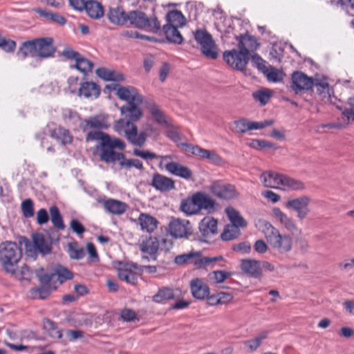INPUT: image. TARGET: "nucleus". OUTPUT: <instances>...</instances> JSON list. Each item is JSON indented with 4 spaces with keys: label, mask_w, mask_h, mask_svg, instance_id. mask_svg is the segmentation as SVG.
I'll use <instances>...</instances> for the list:
<instances>
[{
    "label": "nucleus",
    "mask_w": 354,
    "mask_h": 354,
    "mask_svg": "<svg viewBox=\"0 0 354 354\" xmlns=\"http://www.w3.org/2000/svg\"><path fill=\"white\" fill-rule=\"evenodd\" d=\"M133 154L136 156L143 158L144 160H153L155 158H160V162L159 164L160 167H162L165 160L171 159V156H158L155 153L150 152L149 151H142L138 149H133Z\"/></svg>",
    "instance_id": "43"
},
{
    "label": "nucleus",
    "mask_w": 354,
    "mask_h": 354,
    "mask_svg": "<svg viewBox=\"0 0 354 354\" xmlns=\"http://www.w3.org/2000/svg\"><path fill=\"white\" fill-rule=\"evenodd\" d=\"M147 108L156 121L160 124L167 123L166 116L165 113L158 108V106L153 102H149Z\"/></svg>",
    "instance_id": "47"
},
{
    "label": "nucleus",
    "mask_w": 354,
    "mask_h": 354,
    "mask_svg": "<svg viewBox=\"0 0 354 354\" xmlns=\"http://www.w3.org/2000/svg\"><path fill=\"white\" fill-rule=\"evenodd\" d=\"M238 40V48L250 57V53L254 52L259 47L257 39L250 35H241L236 37Z\"/></svg>",
    "instance_id": "17"
},
{
    "label": "nucleus",
    "mask_w": 354,
    "mask_h": 354,
    "mask_svg": "<svg viewBox=\"0 0 354 354\" xmlns=\"http://www.w3.org/2000/svg\"><path fill=\"white\" fill-rule=\"evenodd\" d=\"M274 218L283 226L287 231L293 234H301V230L299 228L295 221L288 216L279 207H274L272 210Z\"/></svg>",
    "instance_id": "13"
},
{
    "label": "nucleus",
    "mask_w": 354,
    "mask_h": 354,
    "mask_svg": "<svg viewBox=\"0 0 354 354\" xmlns=\"http://www.w3.org/2000/svg\"><path fill=\"white\" fill-rule=\"evenodd\" d=\"M194 37L204 56L212 59L218 57V48L212 35L205 29H197L194 32Z\"/></svg>",
    "instance_id": "7"
},
{
    "label": "nucleus",
    "mask_w": 354,
    "mask_h": 354,
    "mask_svg": "<svg viewBox=\"0 0 354 354\" xmlns=\"http://www.w3.org/2000/svg\"><path fill=\"white\" fill-rule=\"evenodd\" d=\"M194 203L198 207V212L201 209L206 210L208 213L214 211L216 202L208 194L203 192H197L194 194Z\"/></svg>",
    "instance_id": "24"
},
{
    "label": "nucleus",
    "mask_w": 354,
    "mask_h": 354,
    "mask_svg": "<svg viewBox=\"0 0 354 354\" xmlns=\"http://www.w3.org/2000/svg\"><path fill=\"white\" fill-rule=\"evenodd\" d=\"M159 245L160 242L158 238L151 236L142 242L140 248L142 252L149 254L155 260Z\"/></svg>",
    "instance_id": "31"
},
{
    "label": "nucleus",
    "mask_w": 354,
    "mask_h": 354,
    "mask_svg": "<svg viewBox=\"0 0 354 354\" xmlns=\"http://www.w3.org/2000/svg\"><path fill=\"white\" fill-rule=\"evenodd\" d=\"M166 19V24H169L172 26L183 27L185 25V18L182 12L177 10L169 12Z\"/></svg>",
    "instance_id": "41"
},
{
    "label": "nucleus",
    "mask_w": 354,
    "mask_h": 354,
    "mask_svg": "<svg viewBox=\"0 0 354 354\" xmlns=\"http://www.w3.org/2000/svg\"><path fill=\"white\" fill-rule=\"evenodd\" d=\"M55 52L53 39L51 37H41L23 42L17 55L21 59H24L28 56L46 59L53 57Z\"/></svg>",
    "instance_id": "2"
},
{
    "label": "nucleus",
    "mask_w": 354,
    "mask_h": 354,
    "mask_svg": "<svg viewBox=\"0 0 354 354\" xmlns=\"http://www.w3.org/2000/svg\"><path fill=\"white\" fill-rule=\"evenodd\" d=\"M55 281L62 283L66 280L71 279L73 277L72 272L62 266H57L54 270Z\"/></svg>",
    "instance_id": "49"
},
{
    "label": "nucleus",
    "mask_w": 354,
    "mask_h": 354,
    "mask_svg": "<svg viewBox=\"0 0 354 354\" xmlns=\"http://www.w3.org/2000/svg\"><path fill=\"white\" fill-rule=\"evenodd\" d=\"M350 109H346L342 112V119L346 122L354 123V97L349 99Z\"/></svg>",
    "instance_id": "59"
},
{
    "label": "nucleus",
    "mask_w": 354,
    "mask_h": 354,
    "mask_svg": "<svg viewBox=\"0 0 354 354\" xmlns=\"http://www.w3.org/2000/svg\"><path fill=\"white\" fill-rule=\"evenodd\" d=\"M142 102H133L122 106L120 108L121 113L129 117L133 121L138 120L142 116V111L139 108V105Z\"/></svg>",
    "instance_id": "33"
},
{
    "label": "nucleus",
    "mask_w": 354,
    "mask_h": 354,
    "mask_svg": "<svg viewBox=\"0 0 354 354\" xmlns=\"http://www.w3.org/2000/svg\"><path fill=\"white\" fill-rule=\"evenodd\" d=\"M138 221L141 227V230L147 232H153L158 225L157 219L146 213H141L138 217Z\"/></svg>",
    "instance_id": "32"
},
{
    "label": "nucleus",
    "mask_w": 354,
    "mask_h": 354,
    "mask_svg": "<svg viewBox=\"0 0 354 354\" xmlns=\"http://www.w3.org/2000/svg\"><path fill=\"white\" fill-rule=\"evenodd\" d=\"M106 87L109 89L115 90L118 97L122 100L128 102V104L142 102V97L133 87L122 86L115 83L111 84Z\"/></svg>",
    "instance_id": "11"
},
{
    "label": "nucleus",
    "mask_w": 354,
    "mask_h": 354,
    "mask_svg": "<svg viewBox=\"0 0 354 354\" xmlns=\"http://www.w3.org/2000/svg\"><path fill=\"white\" fill-rule=\"evenodd\" d=\"M200 256V252H190L187 254L176 256L174 259V262L178 265H184L187 263H193L195 265V261H196L197 258Z\"/></svg>",
    "instance_id": "46"
},
{
    "label": "nucleus",
    "mask_w": 354,
    "mask_h": 354,
    "mask_svg": "<svg viewBox=\"0 0 354 354\" xmlns=\"http://www.w3.org/2000/svg\"><path fill=\"white\" fill-rule=\"evenodd\" d=\"M250 147L256 149H261L264 148H274V145L267 140L254 139L250 143Z\"/></svg>",
    "instance_id": "61"
},
{
    "label": "nucleus",
    "mask_w": 354,
    "mask_h": 354,
    "mask_svg": "<svg viewBox=\"0 0 354 354\" xmlns=\"http://www.w3.org/2000/svg\"><path fill=\"white\" fill-rule=\"evenodd\" d=\"M190 289L193 297L197 299L203 300L209 295V286L198 278L191 281Z\"/></svg>",
    "instance_id": "23"
},
{
    "label": "nucleus",
    "mask_w": 354,
    "mask_h": 354,
    "mask_svg": "<svg viewBox=\"0 0 354 354\" xmlns=\"http://www.w3.org/2000/svg\"><path fill=\"white\" fill-rule=\"evenodd\" d=\"M136 313L129 308H124L122 310L120 313L121 319L125 322L133 321L136 318Z\"/></svg>",
    "instance_id": "63"
},
{
    "label": "nucleus",
    "mask_w": 354,
    "mask_h": 354,
    "mask_svg": "<svg viewBox=\"0 0 354 354\" xmlns=\"http://www.w3.org/2000/svg\"><path fill=\"white\" fill-rule=\"evenodd\" d=\"M74 67L80 72L86 74L92 71L93 68V64L91 61L84 58L80 55L78 59H77Z\"/></svg>",
    "instance_id": "54"
},
{
    "label": "nucleus",
    "mask_w": 354,
    "mask_h": 354,
    "mask_svg": "<svg viewBox=\"0 0 354 354\" xmlns=\"http://www.w3.org/2000/svg\"><path fill=\"white\" fill-rule=\"evenodd\" d=\"M21 209L26 218H30L34 215L33 203L30 199H26L21 203Z\"/></svg>",
    "instance_id": "60"
},
{
    "label": "nucleus",
    "mask_w": 354,
    "mask_h": 354,
    "mask_svg": "<svg viewBox=\"0 0 354 354\" xmlns=\"http://www.w3.org/2000/svg\"><path fill=\"white\" fill-rule=\"evenodd\" d=\"M317 93L322 100H329L331 95V89L326 80L315 79L313 82Z\"/></svg>",
    "instance_id": "36"
},
{
    "label": "nucleus",
    "mask_w": 354,
    "mask_h": 354,
    "mask_svg": "<svg viewBox=\"0 0 354 354\" xmlns=\"http://www.w3.org/2000/svg\"><path fill=\"white\" fill-rule=\"evenodd\" d=\"M174 294L173 289L168 287L159 288L158 292L152 297V301L155 303H162L165 301L173 299Z\"/></svg>",
    "instance_id": "44"
},
{
    "label": "nucleus",
    "mask_w": 354,
    "mask_h": 354,
    "mask_svg": "<svg viewBox=\"0 0 354 354\" xmlns=\"http://www.w3.org/2000/svg\"><path fill=\"white\" fill-rule=\"evenodd\" d=\"M89 17L93 19H99L104 15V10L102 5L95 0L86 1L84 8Z\"/></svg>",
    "instance_id": "38"
},
{
    "label": "nucleus",
    "mask_w": 354,
    "mask_h": 354,
    "mask_svg": "<svg viewBox=\"0 0 354 354\" xmlns=\"http://www.w3.org/2000/svg\"><path fill=\"white\" fill-rule=\"evenodd\" d=\"M270 330H264L253 338L245 341L243 342L245 349L249 353L255 351L262 344L263 340L268 338Z\"/></svg>",
    "instance_id": "29"
},
{
    "label": "nucleus",
    "mask_w": 354,
    "mask_h": 354,
    "mask_svg": "<svg viewBox=\"0 0 354 354\" xmlns=\"http://www.w3.org/2000/svg\"><path fill=\"white\" fill-rule=\"evenodd\" d=\"M100 93V87L93 82H83L79 88V95L84 96L85 98H97Z\"/></svg>",
    "instance_id": "30"
},
{
    "label": "nucleus",
    "mask_w": 354,
    "mask_h": 354,
    "mask_svg": "<svg viewBox=\"0 0 354 354\" xmlns=\"http://www.w3.org/2000/svg\"><path fill=\"white\" fill-rule=\"evenodd\" d=\"M49 212L53 226L59 230H64L65 225L58 207L55 205L51 206L49 209Z\"/></svg>",
    "instance_id": "45"
},
{
    "label": "nucleus",
    "mask_w": 354,
    "mask_h": 354,
    "mask_svg": "<svg viewBox=\"0 0 354 354\" xmlns=\"http://www.w3.org/2000/svg\"><path fill=\"white\" fill-rule=\"evenodd\" d=\"M187 150L195 156L207 159L213 164H220L223 161L221 156H218L216 151L203 149L198 145H187Z\"/></svg>",
    "instance_id": "18"
},
{
    "label": "nucleus",
    "mask_w": 354,
    "mask_h": 354,
    "mask_svg": "<svg viewBox=\"0 0 354 354\" xmlns=\"http://www.w3.org/2000/svg\"><path fill=\"white\" fill-rule=\"evenodd\" d=\"M129 22L130 25L142 30H147L157 33L161 29V25L158 18L153 15L151 17L140 10L129 12Z\"/></svg>",
    "instance_id": "5"
},
{
    "label": "nucleus",
    "mask_w": 354,
    "mask_h": 354,
    "mask_svg": "<svg viewBox=\"0 0 354 354\" xmlns=\"http://www.w3.org/2000/svg\"><path fill=\"white\" fill-rule=\"evenodd\" d=\"M239 235L240 230L239 227L227 225L221 234V237L223 241H231L237 238Z\"/></svg>",
    "instance_id": "52"
},
{
    "label": "nucleus",
    "mask_w": 354,
    "mask_h": 354,
    "mask_svg": "<svg viewBox=\"0 0 354 354\" xmlns=\"http://www.w3.org/2000/svg\"><path fill=\"white\" fill-rule=\"evenodd\" d=\"M151 185L156 190L166 192L175 188V182L169 177L156 173L153 176Z\"/></svg>",
    "instance_id": "21"
},
{
    "label": "nucleus",
    "mask_w": 354,
    "mask_h": 354,
    "mask_svg": "<svg viewBox=\"0 0 354 354\" xmlns=\"http://www.w3.org/2000/svg\"><path fill=\"white\" fill-rule=\"evenodd\" d=\"M310 202L311 198L310 196L303 195L300 197L288 200L286 203V207L294 211L299 221H303L310 212L309 208Z\"/></svg>",
    "instance_id": "8"
},
{
    "label": "nucleus",
    "mask_w": 354,
    "mask_h": 354,
    "mask_svg": "<svg viewBox=\"0 0 354 354\" xmlns=\"http://www.w3.org/2000/svg\"><path fill=\"white\" fill-rule=\"evenodd\" d=\"M108 17L112 24L118 26H124L129 22V12L120 6L110 8Z\"/></svg>",
    "instance_id": "27"
},
{
    "label": "nucleus",
    "mask_w": 354,
    "mask_h": 354,
    "mask_svg": "<svg viewBox=\"0 0 354 354\" xmlns=\"http://www.w3.org/2000/svg\"><path fill=\"white\" fill-rule=\"evenodd\" d=\"M43 328L48 335L53 339H60L62 337V331L59 329L57 324L50 319H43Z\"/></svg>",
    "instance_id": "40"
},
{
    "label": "nucleus",
    "mask_w": 354,
    "mask_h": 354,
    "mask_svg": "<svg viewBox=\"0 0 354 354\" xmlns=\"http://www.w3.org/2000/svg\"><path fill=\"white\" fill-rule=\"evenodd\" d=\"M21 255V250L16 243L6 241L0 244V263L7 272L15 273Z\"/></svg>",
    "instance_id": "3"
},
{
    "label": "nucleus",
    "mask_w": 354,
    "mask_h": 354,
    "mask_svg": "<svg viewBox=\"0 0 354 354\" xmlns=\"http://www.w3.org/2000/svg\"><path fill=\"white\" fill-rule=\"evenodd\" d=\"M225 213L232 223L231 225L239 227H244L247 225V222L234 208L232 207H227Z\"/></svg>",
    "instance_id": "42"
},
{
    "label": "nucleus",
    "mask_w": 354,
    "mask_h": 354,
    "mask_svg": "<svg viewBox=\"0 0 354 354\" xmlns=\"http://www.w3.org/2000/svg\"><path fill=\"white\" fill-rule=\"evenodd\" d=\"M137 265L134 263L122 264L118 270V276L122 281L130 284H135L137 279Z\"/></svg>",
    "instance_id": "19"
},
{
    "label": "nucleus",
    "mask_w": 354,
    "mask_h": 354,
    "mask_svg": "<svg viewBox=\"0 0 354 354\" xmlns=\"http://www.w3.org/2000/svg\"><path fill=\"white\" fill-rule=\"evenodd\" d=\"M263 232L268 245L274 252V256L282 261L293 248V239L288 234H281L269 222L263 223Z\"/></svg>",
    "instance_id": "1"
},
{
    "label": "nucleus",
    "mask_w": 354,
    "mask_h": 354,
    "mask_svg": "<svg viewBox=\"0 0 354 354\" xmlns=\"http://www.w3.org/2000/svg\"><path fill=\"white\" fill-rule=\"evenodd\" d=\"M178 27L170 26L169 24H165L163 26L162 30L168 41L180 44L183 42V38L178 31Z\"/></svg>",
    "instance_id": "37"
},
{
    "label": "nucleus",
    "mask_w": 354,
    "mask_h": 354,
    "mask_svg": "<svg viewBox=\"0 0 354 354\" xmlns=\"http://www.w3.org/2000/svg\"><path fill=\"white\" fill-rule=\"evenodd\" d=\"M62 55L68 59H74L76 62L81 55L78 52L73 50L71 48L66 47L63 50Z\"/></svg>",
    "instance_id": "64"
},
{
    "label": "nucleus",
    "mask_w": 354,
    "mask_h": 354,
    "mask_svg": "<svg viewBox=\"0 0 354 354\" xmlns=\"http://www.w3.org/2000/svg\"><path fill=\"white\" fill-rule=\"evenodd\" d=\"M281 188L284 190L301 191L306 188L305 184L297 179L284 175Z\"/></svg>",
    "instance_id": "39"
},
{
    "label": "nucleus",
    "mask_w": 354,
    "mask_h": 354,
    "mask_svg": "<svg viewBox=\"0 0 354 354\" xmlns=\"http://www.w3.org/2000/svg\"><path fill=\"white\" fill-rule=\"evenodd\" d=\"M241 270L248 275L259 278L262 275L259 261L255 259H243L241 263Z\"/></svg>",
    "instance_id": "28"
},
{
    "label": "nucleus",
    "mask_w": 354,
    "mask_h": 354,
    "mask_svg": "<svg viewBox=\"0 0 354 354\" xmlns=\"http://www.w3.org/2000/svg\"><path fill=\"white\" fill-rule=\"evenodd\" d=\"M68 255L71 259L80 260L84 257V250L80 248L76 243L68 244Z\"/></svg>",
    "instance_id": "56"
},
{
    "label": "nucleus",
    "mask_w": 354,
    "mask_h": 354,
    "mask_svg": "<svg viewBox=\"0 0 354 354\" xmlns=\"http://www.w3.org/2000/svg\"><path fill=\"white\" fill-rule=\"evenodd\" d=\"M283 174L268 171L263 172L260 178L265 187L280 188L282 185Z\"/></svg>",
    "instance_id": "25"
},
{
    "label": "nucleus",
    "mask_w": 354,
    "mask_h": 354,
    "mask_svg": "<svg viewBox=\"0 0 354 354\" xmlns=\"http://www.w3.org/2000/svg\"><path fill=\"white\" fill-rule=\"evenodd\" d=\"M120 165L122 168L124 169H130L131 167H135L138 169L142 170L143 165L142 162L138 159H127L125 158L123 154V158H121L120 162Z\"/></svg>",
    "instance_id": "57"
},
{
    "label": "nucleus",
    "mask_w": 354,
    "mask_h": 354,
    "mask_svg": "<svg viewBox=\"0 0 354 354\" xmlns=\"http://www.w3.org/2000/svg\"><path fill=\"white\" fill-rule=\"evenodd\" d=\"M272 91L269 89L259 90L252 93L253 98L259 102L261 105H266L272 97Z\"/></svg>",
    "instance_id": "53"
},
{
    "label": "nucleus",
    "mask_w": 354,
    "mask_h": 354,
    "mask_svg": "<svg viewBox=\"0 0 354 354\" xmlns=\"http://www.w3.org/2000/svg\"><path fill=\"white\" fill-rule=\"evenodd\" d=\"M291 80L290 87L296 93L302 91H308L313 87L314 80L302 72H294Z\"/></svg>",
    "instance_id": "14"
},
{
    "label": "nucleus",
    "mask_w": 354,
    "mask_h": 354,
    "mask_svg": "<svg viewBox=\"0 0 354 354\" xmlns=\"http://www.w3.org/2000/svg\"><path fill=\"white\" fill-rule=\"evenodd\" d=\"M209 189L214 196L221 199L230 200L238 196V192L234 185L222 180L213 181Z\"/></svg>",
    "instance_id": "10"
},
{
    "label": "nucleus",
    "mask_w": 354,
    "mask_h": 354,
    "mask_svg": "<svg viewBox=\"0 0 354 354\" xmlns=\"http://www.w3.org/2000/svg\"><path fill=\"white\" fill-rule=\"evenodd\" d=\"M33 245H26V253L28 256H32L33 251L32 247L43 254H48L50 252V245L45 239L43 234H36L32 236Z\"/></svg>",
    "instance_id": "20"
},
{
    "label": "nucleus",
    "mask_w": 354,
    "mask_h": 354,
    "mask_svg": "<svg viewBox=\"0 0 354 354\" xmlns=\"http://www.w3.org/2000/svg\"><path fill=\"white\" fill-rule=\"evenodd\" d=\"M98 202L102 204L106 212L113 215H122L129 208V205L126 203L114 198L100 199Z\"/></svg>",
    "instance_id": "16"
},
{
    "label": "nucleus",
    "mask_w": 354,
    "mask_h": 354,
    "mask_svg": "<svg viewBox=\"0 0 354 354\" xmlns=\"http://www.w3.org/2000/svg\"><path fill=\"white\" fill-rule=\"evenodd\" d=\"M80 127L83 131H86L88 129H102L106 128V125L102 117L96 115L88 119L84 120L80 124Z\"/></svg>",
    "instance_id": "35"
},
{
    "label": "nucleus",
    "mask_w": 354,
    "mask_h": 354,
    "mask_svg": "<svg viewBox=\"0 0 354 354\" xmlns=\"http://www.w3.org/2000/svg\"><path fill=\"white\" fill-rule=\"evenodd\" d=\"M180 209L187 214H196L198 213V207L194 203V196L193 195L190 200H186L182 202Z\"/></svg>",
    "instance_id": "55"
},
{
    "label": "nucleus",
    "mask_w": 354,
    "mask_h": 354,
    "mask_svg": "<svg viewBox=\"0 0 354 354\" xmlns=\"http://www.w3.org/2000/svg\"><path fill=\"white\" fill-rule=\"evenodd\" d=\"M233 275V272L224 270H216L209 274V278L215 283L224 282L227 279Z\"/></svg>",
    "instance_id": "50"
},
{
    "label": "nucleus",
    "mask_w": 354,
    "mask_h": 354,
    "mask_svg": "<svg viewBox=\"0 0 354 354\" xmlns=\"http://www.w3.org/2000/svg\"><path fill=\"white\" fill-rule=\"evenodd\" d=\"M223 57L227 65L240 71L245 70L250 59L249 57L239 49L226 50L223 53Z\"/></svg>",
    "instance_id": "9"
},
{
    "label": "nucleus",
    "mask_w": 354,
    "mask_h": 354,
    "mask_svg": "<svg viewBox=\"0 0 354 354\" xmlns=\"http://www.w3.org/2000/svg\"><path fill=\"white\" fill-rule=\"evenodd\" d=\"M125 146V143L119 138H113L111 140L107 138L97 147L100 150V160L107 164H115L116 161L120 162L123 158V153L116 152L114 149L123 150Z\"/></svg>",
    "instance_id": "4"
},
{
    "label": "nucleus",
    "mask_w": 354,
    "mask_h": 354,
    "mask_svg": "<svg viewBox=\"0 0 354 354\" xmlns=\"http://www.w3.org/2000/svg\"><path fill=\"white\" fill-rule=\"evenodd\" d=\"M107 138L109 140H111L113 138H111L108 134L99 131H90L86 135L87 141L100 140V144H102Z\"/></svg>",
    "instance_id": "58"
},
{
    "label": "nucleus",
    "mask_w": 354,
    "mask_h": 354,
    "mask_svg": "<svg viewBox=\"0 0 354 354\" xmlns=\"http://www.w3.org/2000/svg\"><path fill=\"white\" fill-rule=\"evenodd\" d=\"M263 73L267 77L269 82H281L284 77V74L281 71L272 66L267 67Z\"/></svg>",
    "instance_id": "48"
},
{
    "label": "nucleus",
    "mask_w": 354,
    "mask_h": 354,
    "mask_svg": "<svg viewBox=\"0 0 354 354\" xmlns=\"http://www.w3.org/2000/svg\"><path fill=\"white\" fill-rule=\"evenodd\" d=\"M114 128L120 134L124 133L127 140L133 145L142 147L146 142L147 133L144 131L138 133L136 125L129 120L120 119L115 122Z\"/></svg>",
    "instance_id": "6"
},
{
    "label": "nucleus",
    "mask_w": 354,
    "mask_h": 354,
    "mask_svg": "<svg viewBox=\"0 0 354 354\" xmlns=\"http://www.w3.org/2000/svg\"><path fill=\"white\" fill-rule=\"evenodd\" d=\"M274 123V120H266L260 122H253L248 120L245 118L234 122L236 132L240 133H245L249 131L262 129L267 127L271 126Z\"/></svg>",
    "instance_id": "12"
},
{
    "label": "nucleus",
    "mask_w": 354,
    "mask_h": 354,
    "mask_svg": "<svg viewBox=\"0 0 354 354\" xmlns=\"http://www.w3.org/2000/svg\"><path fill=\"white\" fill-rule=\"evenodd\" d=\"M164 167L169 173L185 180L190 179L193 175L189 167L177 162H167Z\"/></svg>",
    "instance_id": "22"
},
{
    "label": "nucleus",
    "mask_w": 354,
    "mask_h": 354,
    "mask_svg": "<svg viewBox=\"0 0 354 354\" xmlns=\"http://www.w3.org/2000/svg\"><path fill=\"white\" fill-rule=\"evenodd\" d=\"M251 61L254 66H256L262 73L266 69V62L257 54L251 55Z\"/></svg>",
    "instance_id": "62"
},
{
    "label": "nucleus",
    "mask_w": 354,
    "mask_h": 354,
    "mask_svg": "<svg viewBox=\"0 0 354 354\" xmlns=\"http://www.w3.org/2000/svg\"><path fill=\"white\" fill-rule=\"evenodd\" d=\"M62 117L68 125H76L80 121L78 113L70 109L63 110Z\"/></svg>",
    "instance_id": "51"
},
{
    "label": "nucleus",
    "mask_w": 354,
    "mask_h": 354,
    "mask_svg": "<svg viewBox=\"0 0 354 354\" xmlns=\"http://www.w3.org/2000/svg\"><path fill=\"white\" fill-rule=\"evenodd\" d=\"M169 230L175 238H187L192 234V228L189 221L174 219L169 223Z\"/></svg>",
    "instance_id": "15"
},
{
    "label": "nucleus",
    "mask_w": 354,
    "mask_h": 354,
    "mask_svg": "<svg viewBox=\"0 0 354 354\" xmlns=\"http://www.w3.org/2000/svg\"><path fill=\"white\" fill-rule=\"evenodd\" d=\"M199 231L204 237H211L217 233V221L212 217H205L199 223Z\"/></svg>",
    "instance_id": "26"
},
{
    "label": "nucleus",
    "mask_w": 354,
    "mask_h": 354,
    "mask_svg": "<svg viewBox=\"0 0 354 354\" xmlns=\"http://www.w3.org/2000/svg\"><path fill=\"white\" fill-rule=\"evenodd\" d=\"M50 136L60 142L63 145L71 144L73 141V136L70 131L62 127H58L51 130Z\"/></svg>",
    "instance_id": "34"
}]
</instances>
